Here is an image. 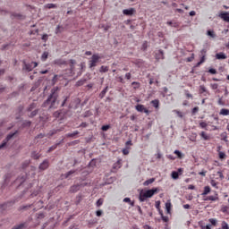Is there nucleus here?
I'll return each mask as SVG.
<instances>
[{"label":"nucleus","mask_w":229,"mask_h":229,"mask_svg":"<svg viewBox=\"0 0 229 229\" xmlns=\"http://www.w3.org/2000/svg\"><path fill=\"white\" fill-rule=\"evenodd\" d=\"M60 88L55 86L51 89L50 94L47 99L41 105L42 108H47V110H56L60 105Z\"/></svg>","instance_id":"obj_1"},{"label":"nucleus","mask_w":229,"mask_h":229,"mask_svg":"<svg viewBox=\"0 0 229 229\" xmlns=\"http://www.w3.org/2000/svg\"><path fill=\"white\" fill-rule=\"evenodd\" d=\"M158 191H160L158 188H152L150 190H146L145 191H140L139 196L140 201L143 203V201H146L148 199L153 198Z\"/></svg>","instance_id":"obj_2"},{"label":"nucleus","mask_w":229,"mask_h":229,"mask_svg":"<svg viewBox=\"0 0 229 229\" xmlns=\"http://www.w3.org/2000/svg\"><path fill=\"white\" fill-rule=\"evenodd\" d=\"M101 60L99 54H93L90 60L89 61V69H94V67H98V63Z\"/></svg>","instance_id":"obj_3"},{"label":"nucleus","mask_w":229,"mask_h":229,"mask_svg":"<svg viewBox=\"0 0 229 229\" xmlns=\"http://www.w3.org/2000/svg\"><path fill=\"white\" fill-rule=\"evenodd\" d=\"M70 98H71V96L69 95L63 96V100L60 104V108H64L65 106H67L68 110H72V108H74V106H72V103H70L69 105H67V102L69 101Z\"/></svg>","instance_id":"obj_4"},{"label":"nucleus","mask_w":229,"mask_h":229,"mask_svg":"<svg viewBox=\"0 0 229 229\" xmlns=\"http://www.w3.org/2000/svg\"><path fill=\"white\" fill-rule=\"evenodd\" d=\"M22 71L24 72H31L33 71V65L31 63H27L26 60L22 61Z\"/></svg>","instance_id":"obj_5"},{"label":"nucleus","mask_w":229,"mask_h":229,"mask_svg":"<svg viewBox=\"0 0 229 229\" xmlns=\"http://www.w3.org/2000/svg\"><path fill=\"white\" fill-rule=\"evenodd\" d=\"M10 182V174H6L4 176V181L1 182V191H4V189H6V186L8 185V183Z\"/></svg>","instance_id":"obj_6"},{"label":"nucleus","mask_w":229,"mask_h":229,"mask_svg":"<svg viewBox=\"0 0 229 229\" xmlns=\"http://www.w3.org/2000/svg\"><path fill=\"white\" fill-rule=\"evenodd\" d=\"M47 169H49V159H45L38 165V170L39 171H46Z\"/></svg>","instance_id":"obj_7"},{"label":"nucleus","mask_w":229,"mask_h":229,"mask_svg":"<svg viewBox=\"0 0 229 229\" xmlns=\"http://www.w3.org/2000/svg\"><path fill=\"white\" fill-rule=\"evenodd\" d=\"M135 8L131 7V8H129V9H123V15H126L127 17H131V15H134L135 14Z\"/></svg>","instance_id":"obj_8"},{"label":"nucleus","mask_w":229,"mask_h":229,"mask_svg":"<svg viewBox=\"0 0 229 229\" xmlns=\"http://www.w3.org/2000/svg\"><path fill=\"white\" fill-rule=\"evenodd\" d=\"M74 173H76V170L75 169H72V170L66 172L65 174H62V177L64 180H71V178H72V174H74Z\"/></svg>","instance_id":"obj_9"},{"label":"nucleus","mask_w":229,"mask_h":229,"mask_svg":"<svg viewBox=\"0 0 229 229\" xmlns=\"http://www.w3.org/2000/svg\"><path fill=\"white\" fill-rule=\"evenodd\" d=\"M26 175H20L16 178V180L14 181V183L18 184V187H21V185H22V183H24V182H26Z\"/></svg>","instance_id":"obj_10"},{"label":"nucleus","mask_w":229,"mask_h":229,"mask_svg":"<svg viewBox=\"0 0 229 229\" xmlns=\"http://www.w3.org/2000/svg\"><path fill=\"white\" fill-rule=\"evenodd\" d=\"M14 204H15V200L4 202V203L0 204V208H1V210H6V208H8V207H12V205H14Z\"/></svg>","instance_id":"obj_11"},{"label":"nucleus","mask_w":229,"mask_h":229,"mask_svg":"<svg viewBox=\"0 0 229 229\" xmlns=\"http://www.w3.org/2000/svg\"><path fill=\"white\" fill-rule=\"evenodd\" d=\"M18 134H19V130L11 131L6 135L5 140H7V142H10V140H12V139H13V137H15Z\"/></svg>","instance_id":"obj_12"},{"label":"nucleus","mask_w":229,"mask_h":229,"mask_svg":"<svg viewBox=\"0 0 229 229\" xmlns=\"http://www.w3.org/2000/svg\"><path fill=\"white\" fill-rule=\"evenodd\" d=\"M218 17L223 19L225 22H229V12H222L219 13Z\"/></svg>","instance_id":"obj_13"},{"label":"nucleus","mask_w":229,"mask_h":229,"mask_svg":"<svg viewBox=\"0 0 229 229\" xmlns=\"http://www.w3.org/2000/svg\"><path fill=\"white\" fill-rule=\"evenodd\" d=\"M155 58L156 60H164V58H165L164 55V50L159 49L157 52H156Z\"/></svg>","instance_id":"obj_14"},{"label":"nucleus","mask_w":229,"mask_h":229,"mask_svg":"<svg viewBox=\"0 0 229 229\" xmlns=\"http://www.w3.org/2000/svg\"><path fill=\"white\" fill-rule=\"evenodd\" d=\"M78 191H80V185H78V183L72 185L69 189V192L71 194H76V192H78Z\"/></svg>","instance_id":"obj_15"},{"label":"nucleus","mask_w":229,"mask_h":229,"mask_svg":"<svg viewBox=\"0 0 229 229\" xmlns=\"http://www.w3.org/2000/svg\"><path fill=\"white\" fill-rule=\"evenodd\" d=\"M62 114H64V115H65V114H67V111H64V109L55 111L53 114V116L55 117V119H59V117H62Z\"/></svg>","instance_id":"obj_16"},{"label":"nucleus","mask_w":229,"mask_h":229,"mask_svg":"<svg viewBox=\"0 0 229 229\" xmlns=\"http://www.w3.org/2000/svg\"><path fill=\"white\" fill-rule=\"evenodd\" d=\"M219 199V197L217 196V193L215 194V196H208L204 199V201H217Z\"/></svg>","instance_id":"obj_17"},{"label":"nucleus","mask_w":229,"mask_h":229,"mask_svg":"<svg viewBox=\"0 0 229 229\" xmlns=\"http://www.w3.org/2000/svg\"><path fill=\"white\" fill-rule=\"evenodd\" d=\"M166 24L167 26H171V28H180V22L178 21H168Z\"/></svg>","instance_id":"obj_18"},{"label":"nucleus","mask_w":229,"mask_h":229,"mask_svg":"<svg viewBox=\"0 0 229 229\" xmlns=\"http://www.w3.org/2000/svg\"><path fill=\"white\" fill-rule=\"evenodd\" d=\"M173 208V204L171 203V200H167L165 202V209L167 214H171V209Z\"/></svg>","instance_id":"obj_19"},{"label":"nucleus","mask_w":229,"mask_h":229,"mask_svg":"<svg viewBox=\"0 0 229 229\" xmlns=\"http://www.w3.org/2000/svg\"><path fill=\"white\" fill-rule=\"evenodd\" d=\"M54 64L55 65H67V61L64 60V59H55L54 61Z\"/></svg>","instance_id":"obj_20"},{"label":"nucleus","mask_w":229,"mask_h":229,"mask_svg":"<svg viewBox=\"0 0 229 229\" xmlns=\"http://www.w3.org/2000/svg\"><path fill=\"white\" fill-rule=\"evenodd\" d=\"M216 60H226V54L220 52L216 55Z\"/></svg>","instance_id":"obj_21"},{"label":"nucleus","mask_w":229,"mask_h":229,"mask_svg":"<svg viewBox=\"0 0 229 229\" xmlns=\"http://www.w3.org/2000/svg\"><path fill=\"white\" fill-rule=\"evenodd\" d=\"M33 205L29 204V205H24V206H20L18 210L21 211H25V210H30Z\"/></svg>","instance_id":"obj_22"},{"label":"nucleus","mask_w":229,"mask_h":229,"mask_svg":"<svg viewBox=\"0 0 229 229\" xmlns=\"http://www.w3.org/2000/svg\"><path fill=\"white\" fill-rule=\"evenodd\" d=\"M135 108H136L137 112H140L142 114L144 112L146 106H144V105H142V104H138L135 106Z\"/></svg>","instance_id":"obj_23"},{"label":"nucleus","mask_w":229,"mask_h":229,"mask_svg":"<svg viewBox=\"0 0 229 229\" xmlns=\"http://www.w3.org/2000/svg\"><path fill=\"white\" fill-rule=\"evenodd\" d=\"M59 131H62L61 129H53V130H50L49 132H48V137H53V135H56V133H58Z\"/></svg>","instance_id":"obj_24"},{"label":"nucleus","mask_w":229,"mask_h":229,"mask_svg":"<svg viewBox=\"0 0 229 229\" xmlns=\"http://www.w3.org/2000/svg\"><path fill=\"white\" fill-rule=\"evenodd\" d=\"M107 92H108V86L104 88V89L100 92L98 98H100V99H103V98H105V96H106Z\"/></svg>","instance_id":"obj_25"},{"label":"nucleus","mask_w":229,"mask_h":229,"mask_svg":"<svg viewBox=\"0 0 229 229\" xmlns=\"http://www.w3.org/2000/svg\"><path fill=\"white\" fill-rule=\"evenodd\" d=\"M87 83V79H81L76 82V87H81Z\"/></svg>","instance_id":"obj_26"},{"label":"nucleus","mask_w":229,"mask_h":229,"mask_svg":"<svg viewBox=\"0 0 229 229\" xmlns=\"http://www.w3.org/2000/svg\"><path fill=\"white\" fill-rule=\"evenodd\" d=\"M174 154L177 156V158H183V157H185V155L183 153H182V151L176 149L174 151Z\"/></svg>","instance_id":"obj_27"},{"label":"nucleus","mask_w":229,"mask_h":229,"mask_svg":"<svg viewBox=\"0 0 229 229\" xmlns=\"http://www.w3.org/2000/svg\"><path fill=\"white\" fill-rule=\"evenodd\" d=\"M151 105L154 106V108H158L160 106V100L154 99L151 101Z\"/></svg>","instance_id":"obj_28"},{"label":"nucleus","mask_w":229,"mask_h":229,"mask_svg":"<svg viewBox=\"0 0 229 229\" xmlns=\"http://www.w3.org/2000/svg\"><path fill=\"white\" fill-rule=\"evenodd\" d=\"M154 182H155V178H150V179L146 180L143 182V185H144V187H148V185H151V183H153Z\"/></svg>","instance_id":"obj_29"},{"label":"nucleus","mask_w":229,"mask_h":229,"mask_svg":"<svg viewBox=\"0 0 229 229\" xmlns=\"http://www.w3.org/2000/svg\"><path fill=\"white\" fill-rule=\"evenodd\" d=\"M31 157H32L34 160H38V158H40V154L38 153L37 151H32V152H31Z\"/></svg>","instance_id":"obj_30"},{"label":"nucleus","mask_w":229,"mask_h":229,"mask_svg":"<svg viewBox=\"0 0 229 229\" xmlns=\"http://www.w3.org/2000/svg\"><path fill=\"white\" fill-rule=\"evenodd\" d=\"M200 137L203 139V140H210V136H208L205 131L200 132Z\"/></svg>","instance_id":"obj_31"},{"label":"nucleus","mask_w":229,"mask_h":229,"mask_svg":"<svg viewBox=\"0 0 229 229\" xmlns=\"http://www.w3.org/2000/svg\"><path fill=\"white\" fill-rule=\"evenodd\" d=\"M22 128H30L31 126V121L30 120H25L22 124Z\"/></svg>","instance_id":"obj_32"},{"label":"nucleus","mask_w":229,"mask_h":229,"mask_svg":"<svg viewBox=\"0 0 229 229\" xmlns=\"http://www.w3.org/2000/svg\"><path fill=\"white\" fill-rule=\"evenodd\" d=\"M210 191V186H205L201 196H207V194H209Z\"/></svg>","instance_id":"obj_33"},{"label":"nucleus","mask_w":229,"mask_h":229,"mask_svg":"<svg viewBox=\"0 0 229 229\" xmlns=\"http://www.w3.org/2000/svg\"><path fill=\"white\" fill-rule=\"evenodd\" d=\"M37 108V104L36 103H31L29 107L27 108V112H33Z\"/></svg>","instance_id":"obj_34"},{"label":"nucleus","mask_w":229,"mask_h":229,"mask_svg":"<svg viewBox=\"0 0 229 229\" xmlns=\"http://www.w3.org/2000/svg\"><path fill=\"white\" fill-rule=\"evenodd\" d=\"M209 94L207 88L203 85L199 86V94Z\"/></svg>","instance_id":"obj_35"},{"label":"nucleus","mask_w":229,"mask_h":229,"mask_svg":"<svg viewBox=\"0 0 229 229\" xmlns=\"http://www.w3.org/2000/svg\"><path fill=\"white\" fill-rule=\"evenodd\" d=\"M38 115V109H35L34 111H32L30 114L29 117L30 119H33V117Z\"/></svg>","instance_id":"obj_36"},{"label":"nucleus","mask_w":229,"mask_h":229,"mask_svg":"<svg viewBox=\"0 0 229 229\" xmlns=\"http://www.w3.org/2000/svg\"><path fill=\"white\" fill-rule=\"evenodd\" d=\"M76 135H80V131H74L72 133H67L66 137H72V139L76 138Z\"/></svg>","instance_id":"obj_37"},{"label":"nucleus","mask_w":229,"mask_h":229,"mask_svg":"<svg viewBox=\"0 0 229 229\" xmlns=\"http://www.w3.org/2000/svg\"><path fill=\"white\" fill-rule=\"evenodd\" d=\"M131 86L134 89V90H137V89L140 88V82L133 81V82H131Z\"/></svg>","instance_id":"obj_38"},{"label":"nucleus","mask_w":229,"mask_h":229,"mask_svg":"<svg viewBox=\"0 0 229 229\" xmlns=\"http://www.w3.org/2000/svg\"><path fill=\"white\" fill-rule=\"evenodd\" d=\"M73 102L75 103L74 108H78V106H80L81 104V99H80V98H76L73 99Z\"/></svg>","instance_id":"obj_39"},{"label":"nucleus","mask_w":229,"mask_h":229,"mask_svg":"<svg viewBox=\"0 0 229 229\" xmlns=\"http://www.w3.org/2000/svg\"><path fill=\"white\" fill-rule=\"evenodd\" d=\"M201 64H205V55L201 56L199 62H198L194 67H199V65H201Z\"/></svg>","instance_id":"obj_40"},{"label":"nucleus","mask_w":229,"mask_h":229,"mask_svg":"<svg viewBox=\"0 0 229 229\" xmlns=\"http://www.w3.org/2000/svg\"><path fill=\"white\" fill-rule=\"evenodd\" d=\"M220 115H229V109L222 108L220 110Z\"/></svg>","instance_id":"obj_41"},{"label":"nucleus","mask_w":229,"mask_h":229,"mask_svg":"<svg viewBox=\"0 0 229 229\" xmlns=\"http://www.w3.org/2000/svg\"><path fill=\"white\" fill-rule=\"evenodd\" d=\"M108 70H109L108 66L102 65L99 68V72H102V73L103 72H108Z\"/></svg>","instance_id":"obj_42"},{"label":"nucleus","mask_w":229,"mask_h":229,"mask_svg":"<svg viewBox=\"0 0 229 229\" xmlns=\"http://www.w3.org/2000/svg\"><path fill=\"white\" fill-rule=\"evenodd\" d=\"M171 176H172L173 180H178L180 178V175L178 174V173L176 171H173Z\"/></svg>","instance_id":"obj_43"},{"label":"nucleus","mask_w":229,"mask_h":229,"mask_svg":"<svg viewBox=\"0 0 229 229\" xmlns=\"http://www.w3.org/2000/svg\"><path fill=\"white\" fill-rule=\"evenodd\" d=\"M36 217L37 219H44V217H46V214H44V212H38L36 214Z\"/></svg>","instance_id":"obj_44"},{"label":"nucleus","mask_w":229,"mask_h":229,"mask_svg":"<svg viewBox=\"0 0 229 229\" xmlns=\"http://www.w3.org/2000/svg\"><path fill=\"white\" fill-rule=\"evenodd\" d=\"M79 185V189H83V187H87L89 185V182H83V180L81 182H80L79 183H77Z\"/></svg>","instance_id":"obj_45"},{"label":"nucleus","mask_w":229,"mask_h":229,"mask_svg":"<svg viewBox=\"0 0 229 229\" xmlns=\"http://www.w3.org/2000/svg\"><path fill=\"white\" fill-rule=\"evenodd\" d=\"M207 35H208V37H211V38H216V33H214V30H208L207 31Z\"/></svg>","instance_id":"obj_46"},{"label":"nucleus","mask_w":229,"mask_h":229,"mask_svg":"<svg viewBox=\"0 0 229 229\" xmlns=\"http://www.w3.org/2000/svg\"><path fill=\"white\" fill-rule=\"evenodd\" d=\"M47 56H49V53L44 52L41 55L42 62H46L47 60Z\"/></svg>","instance_id":"obj_47"},{"label":"nucleus","mask_w":229,"mask_h":229,"mask_svg":"<svg viewBox=\"0 0 229 229\" xmlns=\"http://www.w3.org/2000/svg\"><path fill=\"white\" fill-rule=\"evenodd\" d=\"M218 157H219L220 160H225L226 158V154L223 151H219Z\"/></svg>","instance_id":"obj_48"},{"label":"nucleus","mask_w":229,"mask_h":229,"mask_svg":"<svg viewBox=\"0 0 229 229\" xmlns=\"http://www.w3.org/2000/svg\"><path fill=\"white\" fill-rule=\"evenodd\" d=\"M209 223L212 226H216L217 225V219L216 218H209Z\"/></svg>","instance_id":"obj_49"},{"label":"nucleus","mask_w":229,"mask_h":229,"mask_svg":"<svg viewBox=\"0 0 229 229\" xmlns=\"http://www.w3.org/2000/svg\"><path fill=\"white\" fill-rule=\"evenodd\" d=\"M113 169H121V161L118 160L116 163L114 164Z\"/></svg>","instance_id":"obj_50"},{"label":"nucleus","mask_w":229,"mask_h":229,"mask_svg":"<svg viewBox=\"0 0 229 229\" xmlns=\"http://www.w3.org/2000/svg\"><path fill=\"white\" fill-rule=\"evenodd\" d=\"M7 144H8V140H6L5 139L3 140L2 143L0 144V149L6 148Z\"/></svg>","instance_id":"obj_51"},{"label":"nucleus","mask_w":229,"mask_h":229,"mask_svg":"<svg viewBox=\"0 0 229 229\" xmlns=\"http://www.w3.org/2000/svg\"><path fill=\"white\" fill-rule=\"evenodd\" d=\"M88 167H96V159H91L88 165Z\"/></svg>","instance_id":"obj_52"},{"label":"nucleus","mask_w":229,"mask_h":229,"mask_svg":"<svg viewBox=\"0 0 229 229\" xmlns=\"http://www.w3.org/2000/svg\"><path fill=\"white\" fill-rule=\"evenodd\" d=\"M47 8H48V10H51V9L58 8V6L55 4H47Z\"/></svg>","instance_id":"obj_53"},{"label":"nucleus","mask_w":229,"mask_h":229,"mask_svg":"<svg viewBox=\"0 0 229 229\" xmlns=\"http://www.w3.org/2000/svg\"><path fill=\"white\" fill-rule=\"evenodd\" d=\"M101 130L102 131H108L110 130V124L102 125Z\"/></svg>","instance_id":"obj_54"},{"label":"nucleus","mask_w":229,"mask_h":229,"mask_svg":"<svg viewBox=\"0 0 229 229\" xmlns=\"http://www.w3.org/2000/svg\"><path fill=\"white\" fill-rule=\"evenodd\" d=\"M148 50V41H144L141 46V51H147Z\"/></svg>","instance_id":"obj_55"},{"label":"nucleus","mask_w":229,"mask_h":229,"mask_svg":"<svg viewBox=\"0 0 229 229\" xmlns=\"http://www.w3.org/2000/svg\"><path fill=\"white\" fill-rule=\"evenodd\" d=\"M220 229H229L228 223H226V221H223L222 227Z\"/></svg>","instance_id":"obj_56"},{"label":"nucleus","mask_w":229,"mask_h":229,"mask_svg":"<svg viewBox=\"0 0 229 229\" xmlns=\"http://www.w3.org/2000/svg\"><path fill=\"white\" fill-rule=\"evenodd\" d=\"M103 201H104L103 199H101V198L98 199L97 200V202H96L97 207H98V208L101 207V206L103 205Z\"/></svg>","instance_id":"obj_57"},{"label":"nucleus","mask_w":229,"mask_h":229,"mask_svg":"<svg viewBox=\"0 0 229 229\" xmlns=\"http://www.w3.org/2000/svg\"><path fill=\"white\" fill-rule=\"evenodd\" d=\"M208 72H209V74H217V70H216V68H209Z\"/></svg>","instance_id":"obj_58"},{"label":"nucleus","mask_w":229,"mask_h":229,"mask_svg":"<svg viewBox=\"0 0 229 229\" xmlns=\"http://www.w3.org/2000/svg\"><path fill=\"white\" fill-rule=\"evenodd\" d=\"M228 206H222L221 212H223V214H226L228 212Z\"/></svg>","instance_id":"obj_59"},{"label":"nucleus","mask_w":229,"mask_h":229,"mask_svg":"<svg viewBox=\"0 0 229 229\" xmlns=\"http://www.w3.org/2000/svg\"><path fill=\"white\" fill-rule=\"evenodd\" d=\"M173 112H174L175 114H177L178 117H180L181 119H183V114L176 109H174Z\"/></svg>","instance_id":"obj_60"},{"label":"nucleus","mask_w":229,"mask_h":229,"mask_svg":"<svg viewBox=\"0 0 229 229\" xmlns=\"http://www.w3.org/2000/svg\"><path fill=\"white\" fill-rule=\"evenodd\" d=\"M92 115V112H90V110H88L84 113L83 117L87 118V117H90Z\"/></svg>","instance_id":"obj_61"},{"label":"nucleus","mask_w":229,"mask_h":229,"mask_svg":"<svg viewBox=\"0 0 229 229\" xmlns=\"http://www.w3.org/2000/svg\"><path fill=\"white\" fill-rule=\"evenodd\" d=\"M89 98H86L83 102L81 103V108H83L87 103H89Z\"/></svg>","instance_id":"obj_62"},{"label":"nucleus","mask_w":229,"mask_h":229,"mask_svg":"<svg viewBox=\"0 0 229 229\" xmlns=\"http://www.w3.org/2000/svg\"><path fill=\"white\" fill-rule=\"evenodd\" d=\"M96 216H97V217H101V216H103V210H101V209L97 210Z\"/></svg>","instance_id":"obj_63"},{"label":"nucleus","mask_w":229,"mask_h":229,"mask_svg":"<svg viewBox=\"0 0 229 229\" xmlns=\"http://www.w3.org/2000/svg\"><path fill=\"white\" fill-rule=\"evenodd\" d=\"M199 126L202 128V130H205L207 129L208 124L205 122H200Z\"/></svg>","instance_id":"obj_64"}]
</instances>
